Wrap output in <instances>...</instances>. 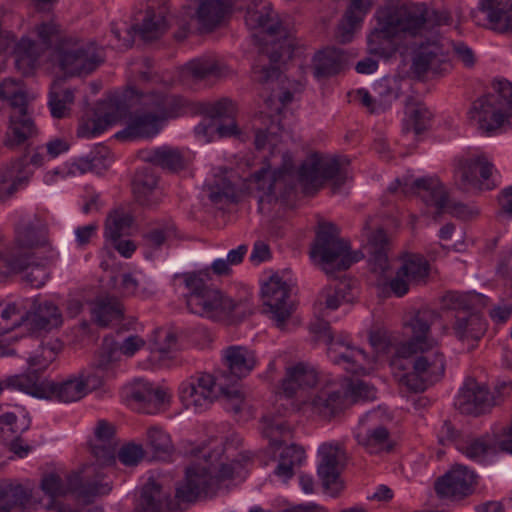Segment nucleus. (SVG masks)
Listing matches in <instances>:
<instances>
[{"label": "nucleus", "mask_w": 512, "mask_h": 512, "mask_svg": "<svg viewBox=\"0 0 512 512\" xmlns=\"http://www.w3.org/2000/svg\"><path fill=\"white\" fill-rule=\"evenodd\" d=\"M377 24L368 36L371 54L391 57L407 38L419 37L411 73L417 78L441 75L450 68L452 41L439 28L452 23L447 10H430L425 3L387 5L376 11Z\"/></svg>", "instance_id": "f257e3e1"}, {"label": "nucleus", "mask_w": 512, "mask_h": 512, "mask_svg": "<svg viewBox=\"0 0 512 512\" xmlns=\"http://www.w3.org/2000/svg\"><path fill=\"white\" fill-rule=\"evenodd\" d=\"M243 464L240 460L221 464L217 476H212L209 468L192 465L186 469L185 479L176 487V502H167V493L154 479L150 478L144 485L136 507L137 512H165V507L176 512L181 511L182 504H190L200 497H210L216 493L219 482L234 478L240 474Z\"/></svg>", "instance_id": "f03ea898"}, {"label": "nucleus", "mask_w": 512, "mask_h": 512, "mask_svg": "<svg viewBox=\"0 0 512 512\" xmlns=\"http://www.w3.org/2000/svg\"><path fill=\"white\" fill-rule=\"evenodd\" d=\"M37 248L52 251L47 224L34 215L21 220L16 230L14 246L9 253H0V277L23 273V280L30 286L42 287L48 278V272L43 263L35 261L34 250Z\"/></svg>", "instance_id": "7ed1b4c3"}, {"label": "nucleus", "mask_w": 512, "mask_h": 512, "mask_svg": "<svg viewBox=\"0 0 512 512\" xmlns=\"http://www.w3.org/2000/svg\"><path fill=\"white\" fill-rule=\"evenodd\" d=\"M40 49L49 48L58 41L57 53L61 68L69 75L89 74L103 61L102 50L90 41H79L72 37L60 38L59 26L53 21L42 22L35 26Z\"/></svg>", "instance_id": "20e7f679"}, {"label": "nucleus", "mask_w": 512, "mask_h": 512, "mask_svg": "<svg viewBox=\"0 0 512 512\" xmlns=\"http://www.w3.org/2000/svg\"><path fill=\"white\" fill-rule=\"evenodd\" d=\"M187 292L184 294L187 309L196 315L212 320L228 316L234 309V301L220 289L210 284L209 269L175 275Z\"/></svg>", "instance_id": "39448f33"}, {"label": "nucleus", "mask_w": 512, "mask_h": 512, "mask_svg": "<svg viewBox=\"0 0 512 512\" xmlns=\"http://www.w3.org/2000/svg\"><path fill=\"white\" fill-rule=\"evenodd\" d=\"M142 104L144 111L136 113L128 126L116 134L118 139L152 138L160 132L165 120L177 116L180 108L175 96L160 93L146 95Z\"/></svg>", "instance_id": "423d86ee"}, {"label": "nucleus", "mask_w": 512, "mask_h": 512, "mask_svg": "<svg viewBox=\"0 0 512 512\" xmlns=\"http://www.w3.org/2000/svg\"><path fill=\"white\" fill-rule=\"evenodd\" d=\"M310 255L313 259L319 260L322 269L328 275L346 270L363 258L361 252L350 250L349 243L339 237V231L332 223L320 225Z\"/></svg>", "instance_id": "0eeeda50"}, {"label": "nucleus", "mask_w": 512, "mask_h": 512, "mask_svg": "<svg viewBox=\"0 0 512 512\" xmlns=\"http://www.w3.org/2000/svg\"><path fill=\"white\" fill-rule=\"evenodd\" d=\"M349 161L346 158L323 154H312L301 165L298 181L305 193L317 191L331 180L334 192L340 189L349 178Z\"/></svg>", "instance_id": "6e6552de"}, {"label": "nucleus", "mask_w": 512, "mask_h": 512, "mask_svg": "<svg viewBox=\"0 0 512 512\" xmlns=\"http://www.w3.org/2000/svg\"><path fill=\"white\" fill-rule=\"evenodd\" d=\"M396 183L403 194L417 195L427 206L435 207L436 214L434 219H437L444 212L461 219H468L476 214L467 205L451 201L444 185L437 178H404L403 181L397 180Z\"/></svg>", "instance_id": "1a4fd4ad"}, {"label": "nucleus", "mask_w": 512, "mask_h": 512, "mask_svg": "<svg viewBox=\"0 0 512 512\" xmlns=\"http://www.w3.org/2000/svg\"><path fill=\"white\" fill-rule=\"evenodd\" d=\"M311 330L326 343L328 357L334 364L353 374H366L372 369L373 357L341 338L334 339L328 322L318 319L311 325Z\"/></svg>", "instance_id": "9d476101"}, {"label": "nucleus", "mask_w": 512, "mask_h": 512, "mask_svg": "<svg viewBox=\"0 0 512 512\" xmlns=\"http://www.w3.org/2000/svg\"><path fill=\"white\" fill-rule=\"evenodd\" d=\"M41 489L52 498L72 492L76 494L79 500L89 503L97 496L109 494L112 486L109 482H104L102 474L98 472L93 480L86 479L85 481L81 480L79 474H71L67 477L66 483L59 475L49 473L43 477Z\"/></svg>", "instance_id": "9b49d317"}, {"label": "nucleus", "mask_w": 512, "mask_h": 512, "mask_svg": "<svg viewBox=\"0 0 512 512\" xmlns=\"http://www.w3.org/2000/svg\"><path fill=\"white\" fill-rule=\"evenodd\" d=\"M302 405L306 411L331 420L349 405L347 388L339 380H328L313 390Z\"/></svg>", "instance_id": "f8f14e48"}, {"label": "nucleus", "mask_w": 512, "mask_h": 512, "mask_svg": "<svg viewBox=\"0 0 512 512\" xmlns=\"http://www.w3.org/2000/svg\"><path fill=\"white\" fill-rule=\"evenodd\" d=\"M412 361L413 371L403 375L400 382L414 392L424 391L428 384L438 381L445 371L444 355L435 348L419 349Z\"/></svg>", "instance_id": "ddd939ff"}, {"label": "nucleus", "mask_w": 512, "mask_h": 512, "mask_svg": "<svg viewBox=\"0 0 512 512\" xmlns=\"http://www.w3.org/2000/svg\"><path fill=\"white\" fill-rule=\"evenodd\" d=\"M439 319V314L424 307L409 313L404 325L411 330V338L396 348V358H410L419 349L436 348L437 341L429 336L430 327Z\"/></svg>", "instance_id": "4468645a"}, {"label": "nucleus", "mask_w": 512, "mask_h": 512, "mask_svg": "<svg viewBox=\"0 0 512 512\" xmlns=\"http://www.w3.org/2000/svg\"><path fill=\"white\" fill-rule=\"evenodd\" d=\"M249 188L259 204L271 203L278 196L284 197L293 190L292 171L286 165L275 171H271L270 165H265L251 176Z\"/></svg>", "instance_id": "2eb2a0df"}, {"label": "nucleus", "mask_w": 512, "mask_h": 512, "mask_svg": "<svg viewBox=\"0 0 512 512\" xmlns=\"http://www.w3.org/2000/svg\"><path fill=\"white\" fill-rule=\"evenodd\" d=\"M233 5L232 0H187L183 13L196 22L200 32H212L228 20Z\"/></svg>", "instance_id": "dca6fc26"}, {"label": "nucleus", "mask_w": 512, "mask_h": 512, "mask_svg": "<svg viewBox=\"0 0 512 512\" xmlns=\"http://www.w3.org/2000/svg\"><path fill=\"white\" fill-rule=\"evenodd\" d=\"M319 455L321 460L317 469L318 476L325 491L336 497L345 487L341 478L347 460L344 446L338 442L323 443L319 448Z\"/></svg>", "instance_id": "f3484780"}, {"label": "nucleus", "mask_w": 512, "mask_h": 512, "mask_svg": "<svg viewBox=\"0 0 512 512\" xmlns=\"http://www.w3.org/2000/svg\"><path fill=\"white\" fill-rule=\"evenodd\" d=\"M225 385L226 381H223L219 375L199 373L182 384L181 399L187 408H194L196 412H201L213 403Z\"/></svg>", "instance_id": "a211bd4d"}, {"label": "nucleus", "mask_w": 512, "mask_h": 512, "mask_svg": "<svg viewBox=\"0 0 512 512\" xmlns=\"http://www.w3.org/2000/svg\"><path fill=\"white\" fill-rule=\"evenodd\" d=\"M265 313L275 326L284 330L292 313L294 304L290 299V287L279 276H272L262 288Z\"/></svg>", "instance_id": "6ab92c4d"}, {"label": "nucleus", "mask_w": 512, "mask_h": 512, "mask_svg": "<svg viewBox=\"0 0 512 512\" xmlns=\"http://www.w3.org/2000/svg\"><path fill=\"white\" fill-rule=\"evenodd\" d=\"M493 165L484 155H473L459 159L455 171V185L463 190H490L495 184L490 181Z\"/></svg>", "instance_id": "aec40b11"}, {"label": "nucleus", "mask_w": 512, "mask_h": 512, "mask_svg": "<svg viewBox=\"0 0 512 512\" xmlns=\"http://www.w3.org/2000/svg\"><path fill=\"white\" fill-rule=\"evenodd\" d=\"M382 412L373 410L365 414L355 428L357 443L370 454L389 452L393 443L388 429L380 424Z\"/></svg>", "instance_id": "412c9836"}, {"label": "nucleus", "mask_w": 512, "mask_h": 512, "mask_svg": "<svg viewBox=\"0 0 512 512\" xmlns=\"http://www.w3.org/2000/svg\"><path fill=\"white\" fill-rule=\"evenodd\" d=\"M478 475L462 464H455L444 475L437 478L434 489L439 498L461 500L473 494Z\"/></svg>", "instance_id": "4be33fe9"}, {"label": "nucleus", "mask_w": 512, "mask_h": 512, "mask_svg": "<svg viewBox=\"0 0 512 512\" xmlns=\"http://www.w3.org/2000/svg\"><path fill=\"white\" fill-rule=\"evenodd\" d=\"M471 17L478 26L512 35V0H479Z\"/></svg>", "instance_id": "5701e85b"}, {"label": "nucleus", "mask_w": 512, "mask_h": 512, "mask_svg": "<svg viewBox=\"0 0 512 512\" xmlns=\"http://www.w3.org/2000/svg\"><path fill=\"white\" fill-rule=\"evenodd\" d=\"M221 362L224 370L218 375L226 381V385H230L250 375L258 364V357L247 346L230 345L221 351Z\"/></svg>", "instance_id": "b1692460"}, {"label": "nucleus", "mask_w": 512, "mask_h": 512, "mask_svg": "<svg viewBox=\"0 0 512 512\" xmlns=\"http://www.w3.org/2000/svg\"><path fill=\"white\" fill-rule=\"evenodd\" d=\"M44 160L45 156L36 150L29 160L24 155L5 167L0 172V200L12 196L20 187L26 185L33 174L29 165L39 168L43 166Z\"/></svg>", "instance_id": "393cba45"}, {"label": "nucleus", "mask_w": 512, "mask_h": 512, "mask_svg": "<svg viewBox=\"0 0 512 512\" xmlns=\"http://www.w3.org/2000/svg\"><path fill=\"white\" fill-rule=\"evenodd\" d=\"M168 28L164 13L162 11L156 12L149 8L146 10L145 17L140 26L126 27L123 31L112 26L111 32L118 40L117 47L120 49H127L132 46L134 42V33L137 31L141 38L145 41H151L159 38L166 32Z\"/></svg>", "instance_id": "a878e982"}, {"label": "nucleus", "mask_w": 512, "mask_h": 512, "mask_svg": "<svg viewBox=\"0 0 512 512\" xmlns=\"http://www.w3.org/2000/svg\"><path fill=\"white\" fill-rule=\"evenodd\" d=\"M129 397L135 408L144 414H157L169 402L166 390L144 379H135L130 384Z\"/></svg>", "instance_id": "bb28decb"}, {"label": "nucleus", "mask_w": 512, "mask_h": 512, "mask_svg": "<svg viewBox=\"0 0 512 512\" xmlns=\"http://www.w3.org/2000/svg\"><path fill=\"white\" fill-rule=\"evenodd\" d=\"M469 120L483 133H491L505 123L510 124V116L495 104V99L484 95L475 100L468 112Z\"/></svg>", "instance_id": "cd10ccee"}, {"label": "nucleus", "mask_w": 512, "mask_h": 512, "mask_svg": "<svg viewBox=\"0 0 512 512\" xmlns=\"http://www.w3.org/2000/svg\"><path fill=\"white\" fill-rule=\"evenodd\" d=\"M38 135V128L28 106L12 110L4 138L5 147L15 150Z\"/></svg>", "instance_id": "c85d7f7f"}, {"label": "nucleus", "mask_w": 512, "mask_h": 512, "mask_svg": "<svg viewBox=\"0 0 512 512\" xmlns=\"http://www.w3.org/2000/svg\"><path fill=\"white\" fill-rule=\"evenodd\" d=\"M495 404L494 397L488 389L474 380L465 383L456 401L461 413L475 416L487 412Z\"/></svg>", "instance_id": "c756f323"}, {"label": "nucleus", "mask_w": 512, "mask_h": 512, "mask_svg": "<svg viewBox=\"0 0 512 512\" xmlns=\"http://www.w3.org/2000/svg\"><path fill=\"white\" fill-rule=\"evenodd\" d=\"M373 221L374 218H367L362 229V235L367 240V245L371 254L370 261L373 271L384 274L389 269V260L387 256L389 240L383 229L372 225Z\"/></svg>", "instance_id": "7c9ffc66"}, {"label": "nucleus", "mask_w": 512, "mask_h": 512, "mask_svg": "<svg viewBox=\"0 0 512 512\" xmlns=\"http://www.w3.org/2000/svg\"><path fill=\"white\" fill-rule=\"evenodd\" d=\"M135 198L142 206L153 208L161 201L163 194L158 187V177L150 168L138 170L133 179Z\"/></svg>", "instance_id": "2f4dec72"}, {"label": "nucleus", "mask_w": 512, "mask_h": 512, "mask_svg": "<svg viewBox=\"0 0 512 512\" xmlns=\"http://www.w3.org/2000/svg\"><path fill=\"white\" fill-rule=\"evenodd\" d=\"M124 112V108L109 101L100 109V114H96L95 117L83 120L80 123L77 129V135L84 138L100 135L109 126L119 121Z\"/></svg>", "instance_id": "473e14b6"}, {"label": "nucleus", "mask_w": 512, "mask_h": 512, "mask_svg": "<svg viewBox=\"0 0 512 512\" xmlns=\"http://www.w3.org/2000/svg\"><path fill=\"white\" fill-rule=\"evenodd\" d=\"M486 327L482 316L473 309L454 315L452 330L460 341H478L486 332Z\"/></svg>", "instance_id": "72a5a7b5"}, {"label": "nucleus", "mask_w": 512, "mask_h": 512, "mask_svg": "<svg viewBox=\"0 0 512 512\" xmlns=\"http://www.w3.org/2000/svg\"><path fill=\"white\" fill-rule=\"evenodd\" d=\"M246 24L251 29L262 28L269 36L281 35V25L270 3L258 1L247 8Z\"/></svg>", "instance_id": "f704fd0d"}, {"label": "nucleus", "mask_w": 512, "mask_h": 512, "mask_svg": "<svg viewBox=\"0 0 512 512\" xmlns=\"http://www.w3.org/2000/svg\"><path fill=\"white\" fill-rule=\"evenodd\" d=\"M138 157L146 163H151L170 171H177L184 167L182 152L178 148L170 146L140 150Z\"/></svg>", "instance_id": "c9c22d12"}, {"label": "nucleus", "mask_w": 512, "mask_h": 512, "mask_svg": "<svg viewBox=\"0 0 512 512\" xmlns=\"http://www.w3.org/2000/svg\"><path fill=\"white\" fill-rule=\"evenodd\" d=\"M46 392L45 399H56L63 403L76 402L86 396L83 383L79 380L77 373L59 383L47 381Z\"/></svg>", "instance_id": "e433bc0d"}, {"label": "nucleus", "mask_w": 512, "mask_h": 512, "mask_svg": "<svg viewBox=\"0 0 512 512\" xmlns=\"http://www.w3.org/2000/svg\"><path fill=\"white\" fill-rule=\"evenodd\" d=\"M317 383V374L313 368L298 363L286 370V377L282 381V389L287 397H293L298 389L312 387Z\"/></svg>", "instance_id": "4c0bfd02"}, {"label": "nucleus", "mask_w": 512, "mask_h": 512, "mask_svg": "<svg viewBox=\"0 0 512 512\" xmlns=\"http://www.w3.org/2000/svg\"><path fill=\"white\" fill-rule=\"evenodd\" d=\"M45 381H40V376L36 372L27 371V373L9 376L5 379L6 388L17 390L37 398L47 396Z\"/></svg>", "instance_id": "58836bf2"}, {"label": "nucleus", "mask_w": 512, "mask_h": 512, "mask_svg": "<svg viewBox=\"0 0 512 512\" xmlns=\"http://www.w3.org/2000/svg\"><path fill=\"white\" fill-rule=\"evenodd\" d=\"M305 459L304 448L297 444H291L281 451L274 473L279 478L287 481L294 476L295 469L300 467Z\"/></svg>", "instance_id": "ea45409f"}, {"label": "nucleus", "mask_w": 512, "mask_h": 512, "mask_svg": "<svg viewBox=\"0 0 512 512\" xmlns=\"http://www.w3.org/2000/svg\"><path fill=\"white\" fill-rule=\"evenodd\" d=\"M343 54L337 49H326L318 52L313 58V74L315 78L331 77L342 69Z\"/></svg>", "instance_id": "a19ab883"}, {"label": "nucleus", "mask_w": 512, "mask_h": 512, "mask_svg": "<svg viewBox=\"0 0 512 512\" xmlns=\"http://www.w3.org/2000/svg\"><path fill=\"white\" fill-rule=\"evenodd\" d=\"M92 316L99 326L106 327L123 316V306L115 297L101 296L93 302Z\"/></svg>", "instance_id": "79ce46f5"}, {"label": "nucleus", "mask_w": 512, "mask_h": 512, "mask_svg": "<svg viewBox=\"0 0 512 512\" xmlns=\"http://www.w3.org/2000/svg\"><path fill=\"white\" fill-rule=\"evenodd\" d=\"M494 447V440L489 434L480 437H468L456 443L457 450L475 462H482L494 450Z\"/></svg>", "instance_id": "37998d69"}, {"label": "nucleus", "mask_w": 512, "mask_h": 512, "mask_svg": "<svg viewBox=\"0 0 512 512\" xmlns=\"http://www.w3.org/2000/svg\"><path fill=\"white\" fill-rule=\"evenodd\" d=\"M26 322L33 329L50 330L62 324V315L57 306L51 302H45L33 314L28 313Z\"/></svg>", "instance_id": "c03bdc74"}, {"label": "nucleus", "mask_w": 512, "mask_h": 512, "mask_svg": "<svg viewBox=\"0 0 512 512\" xmlns=\"http://www.w3.org/2000/svg\"><path fill=\"white\" fill-rule=\"evenodd\" d=\"M400 275H404L410 282L416 285L425 283L429 276V262L419 254H406L402 258Z\"/></svg>", "instance_id": "a18cd8bd"}, {"label": "nucleus", "mask_w": 512, "mask_h": 512, "mask_svg": "<svg viewBox=\"0 0 512 512\" xmlns=\"http://www.w3.org/2000/svg\"><path fill=\"white\" fill-rule=\"evenodd\" d=\"M74 102V91L61 88L59 85L52 86L49 96V107L54 118H64L70 112V106Z\"/></svg>", "instance_id": "49530a36"}, {"label": "nucleus", "mask_w": 512, "mask_h": 512, "mask_svg": "<svg viewBox=\"0 0 512 512\" xmlns=\"http://www.w3.org/2000/svg\"><path fill=\"white\" fill-rule=\"evenodd\" d=\"M147 443L153 456L159 460L168 459L174 451L170 436L158 427H151L147 431Z\"/></svg>", "instance_id": "de8ad7c7"}, {"label": "nucleus", "mask_w": 512, "mask_h": 512, "mask_svg": "<svg viewBox=\"0 0 512 512\" xmlns=\"http://www.w3.org/2000/svg\"><path fill=\"white\" fill-rule=\"evenodd\" d=\"M0 100L7 101L11 111L28 106L27 94L20 81L5 79L0 83Z\"/></svg>", "instance_id": "09e8293b"}, {"label": "nucleus", "mask_w": 512, "mask_h": 512, "mask_svg": "<svg viewBox=\"0 0 512 512\" xmlns=\"http://www.w3.org/2000/svg\"><path fill=\"white\" fill-rule=\"evenodd\" d=\"M112 163L110 150L106 146H98L87 158L79 159L77 167L81 172H95L101 174Z\"/></svg>", "instance_id": "8fccbe9b"}, {"label": "nucleus", "mask_w": 512, "mask_h": 512, "mask_svg": "<svg viewBox=\"0 0 512 512\" xmlns=\"http://www.w3.org/2000/svg\"><path fill=\"white\" fill-rule=\"evenodd\" d=\"M262 433L271 446L278 447L290 436L291 431L282 418L265 416L262 419Z\"/></svg>", "instance_id": "3c124183"}, {"label": "nucleus", "mask_w": 512, "mask_h": 512, "mask_svg": "<svg viewBox=\"0 0 512 512\" xmlns=\"http://www.w3.org/2000/svg\"><path fill=\"white\" fill-rule=\"evenodd\" d=\"M350 285L346 281H340L335 286L325 287L318 298L319 304L328 310H336L344 302H348Z\"/></svg>", "instance_id": "603ef678"}, {"label": "nucleus", "mask_w": 512, "mask_h": 512, "mask_svg": "<svg viewBox=\"0 0 512 512\" xmlns=\"http://www.w3.org/2000/svg\"><path fill=\"white\" fill-rule=\"evenodd\" d=\"M208 198L213 204L222 207L236 201V189L230 181L221 177L208 185Z\"/></svg>", "instance_id": "864d4df0"}, {"label": "nucleus", "mask_w": 512, "mask_h": 512, "mask_svg": "<svg viewBox=\"0 0 512 512\" xmlns=\"http://www.w3.org/2000/svg\"><path fill=\"white\" fill-rule=\"evenodd\" d=\"M132 221V216L123 210L110 213L105 225L106 238L117 240V238L122 237L129 230Z\"/></svg>", "instance_id": "5fc2aeb1"}, {"label": "nucleus", "mask_w": 512, "mask_h": 512, "mask_svg": "<svg viewBox=\"0 0 512 512\" xmlns=\"http://www.w3.org/2000/svg\"><path fill=\"white\" fill-rule=\"evenodd\" d=\"M121 355L116 342L111 339H104L95 360V367L103 372H109L119 362Z\"/></svg>", "instance_id": "6e6d98bb"}, {"label": "nucleus", "mask_w": 512, "mask_h": 512, "mask_svg": "<svg viewBox=\"0 0 512 512\" xmlns=\"http://www.w3.org/2000/svg\"><path fill=\"white\" fill-rule=\"evenodd\" d=\"M29 497L25 488L21 485L0 488V505L10 512L24 507L29 501Z\"/></svg>", "instance_id": "4d7b16f0"}, {"label": "nucleus", "mask_w": 512, "mask_h": 512, "mask_svg": "<svg viewBox=\"0 0 512 512\" xmlns=\"http://www.w3.org/2000/svg\"><path fill=\"white\" fill-rule=\"evenodd\" d=\"M186 70L196 79H205L209 76H221L222 68L212 58L201 57L193 59L186 65Z\"/></svg>", "instance_id": "13d9d810"}, {"label": "nucleus", "mask_w": 512, "mask_h": 512, "mask_svg": "<svg viewBox=\"0 0 512 512\" xmlns=\"http://www.w3.org/2000/svg\"><path fill=\"white\" fill-rule=\"evenodd\" d=\"M177 344L176 334L170 330H158L155 333L152 344V355L154 358L163 359L175 350Z\"/></svg>", "instance_id": "bf43d9fd"}, {"label": "nucleus", "mask_w": 512, "mask_h": 512, "mask_svg": "<svg viewBox=\"0 0 512 512\" xmlns=\"http://www.w3.org/2000/svg\"><path fill=\"white\" fill-rule=\"evenodd\" d=\"M493 93L487 94L495 99V104L512 117V83L507 80H498L493 83Z\"/></svg>", "instance_id": "052dcab7"}, {"label": "nucleus", "mask_w": 512, "mask_h": 512, "mask_svg": "<svg viewBox=\"0 0 512 512\" xmlns=\"http://www.w3.org/2000/svg\"><path fill=\"white\" fill-rule=\"evenodd\" d=\"M443 310L454 311L459 314L460 311L472 310L471 302L468 295L456 291L446 292L440 300Z\"/></svg>", "instance_id": "680f3d73"}, {"label": "nucleus", "mask_w": 512, "mask_h": 512, "mask_svg": "<svg viewBox=\"0 0 512 512\" xmlns=\"http://www.w3.org/2000/svg\"><path fill=\"white\" fill-rule=\"evenodd\" d=\"M204 113L212 119H233L236 113L235 104L227 98L206 104Z\"/></svg>", "instance_id": "e2e57ef3"}, {"label": "nucleus", "mask_w": 512, "mask_h": 512, "mask_svg": "<svg viewBox=\"0 0 512 512\" xmlns=\"http://www.w3.org/2000/svg\"><path fill=\"white\" fill-rule=\"evenodd\" d=\"M344 385L347 388L348 397L350 396L353 401L372 400L376 397L375 388L362 380H351L348 384Z\"/></svg>", "instance_id": "0e129e2a"}, {"label": "nucleus", "mask_w": 512, "mask_h": 512, "mask_svg": "<svg viewBox=\"0 0 512 512\" xmlns=\"http://www.w3.org/2000/svg\"><path fill=\"white\" fill-rule=\"evenodd\" d=\"M55 356L56 352L53 347L48 345L42 346L40 354L34 355L28 359V370L40 375V372L44 371L55 359Z\"/></svg>", "instance_id": "69168bd1"}, {"label": "nucleus", "mask_w": 512, "mask_h": 512, "mask_svg": "<svg viewBox=\"0 0 512 512\" xmlns=\"http://www.w3.org/2000/svg\"><path fill=\"white\" fill-rule=\"evenodd\" d=\"M92 454L99 466H111L116 461L115 443H93Z\"/></svg>", "instance_id": "338daca9"}, {"label": "nucleus", "mask_w": 512, "mask_h": 512, "mask_svg": "<svg viewBox=\"0 0 512 512\" xmlns=\"http://www.w3.org/2000/svg\"><path fill=\"white\" fill-rule=\"evenodd\" d=\"M174 232L173 225L170 223L161 227H153L144 234L146 244L153 248L161 247L166 239Z\"/></svg>", "instance_id": "774afa93"}]
</instances>
